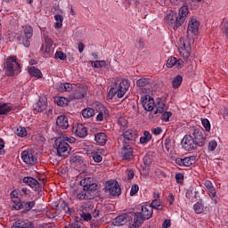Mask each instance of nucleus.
<instances>
[{
  "instance_id": "a211bd4d",
  "label": "nucleus",
  "mask_w": 228,
  "mask_h": 228,
  "mask_svg": "<svg viewBox=\"0 0 228 228\" xmlns=\"http://www.w3.org/2000/svg\"><path fill=\"white\" fill-rule=\"evenodd\" d=\"M23 183L32 188L34 191H40V183L37 179L30 176H25L23 178Z\"/></svg>"
},
{
  "instance_id": "aec40b11",
  "label": "nucleus",
  "mask_w": 228,
  "mask_h": 228,
  "mask_svg": "<svg viewBox=\"0 0 228 228\" xmlns=\"http://www.w3.org/2000/svg\"><path fill=\"white\" fill-rule=\"evenodd\" d=\"M172 67H176V69H183L184 67V61L182 59H177L175 57H170L167 62V68L172 69Z\"/></svg>"
},
{
  "instance_id": "f3484780",
  "label": "nucleus",
  "mask_w": 228,
  "mask_h": 228,
  "mask_svg": "<svg viewBox=\"0 0 228 228\" xmlns=\"http://www.w3.org/2000/svg\"><path fill=\"white\" fill-rule=\"evenodd\" d=\"M200 26V22L196 19H191L189 21V25L187 28L188 35H199V27Z\"/></svg>"
},
{
  "instance_id": "f704fd0d",
  "label": "nucleus",
  "mask_w": 228,
  "mask_h": 228,
  "mask_svg": "<svg viewBox=\"0 0 228 228\" xmlns=\"http://www.w3.org/2000/svg\"><path fill=\"white\" fill-rule=\"evenodd\" d=\"M101 109L102 110L96 116L97 122H102V120H104V117H106V115H109L110 113V111L108 110V109H106V107H104V105H101Z\"/></svg>"
},
{
  "instance_id": "ddd939ff",
  "label": "nucleus",
  "mask_w": 228,
  "mask_h": 228,
  "mask_svg": "<svg viewBox=\"0 0 228 228\" xmlns=\"http://www.w3.org/2000/svg\"><path fill=\"white\" fill-rule=\"evenodd\" d=\"M21 159L24 163H27V165H37V163H38L37 156H35L33 152L28 151H23L21 152Z\"/></svg>"
},
{
  "instance_id": "09e8293b",
  "label": "nucleus",
  "mask_w": 228,
  "mask_h": 228,
  "mask_svg": "<svg viewBox=\"0 0 228 228\" xmlns=\"http://www.w3.org/2000/svg\"><path fill=\"white\" fill-rule=\"evenodd\" d=\"M54 19L56 20L55 27L61 28L63 26V16L61 14H56Z\"/></svg>"
},
{
  "instance_id": "9d476101",
  "label": "nucleus",
  "mask_w": 228,
  "mask_h": 228,
  "mask_svg": "<svg viewBox=\"0 0 228 228\" xmlns=\"http://www.w3.org/2000/svg\"><path fill=\"white\" fill-rule=\"evenodd\" d=\"M71 199L74 200H92V199H94V195L90 194L86 190H85V187H83V190H74L71 192Z\"/></svg>"
},
{
  "instance_id": "774afa93",
  "label": "nucleus",
  "mask_w": 228,
  "mask_h": 228,
  "mask_svg": "<svg viewBox=\"0 0 228 228\" xmlns=\"http://www.w3.org/2000/svg\"><path fill=\"white\" fill-rule=\"evenodd\" d=\"M83 219L86 222H90V220H92V214H90V213H83Z\"/></svg>"
},
{
  "instance_id": "69168bd1",
  "label": "nucleus",
  "mask_w": 228,
  "mask_h": 228,
  "mask_svg": "<svg viewBox=\"0 0 228 228\" xmlns=\"http://www.w3.org/2000/svg\"><path fill=\"white\" fill-rule=\"evenodd\" d=\"M175 163L176 165H178V167H184V160H183V159L176 158V159H175Z\"/></svg>"
},
{
  "instance_id": "052dcab7",
  "label": "nucleus",
  "mask_w": 228,
  "mask_h": 228,
  "mask_svg": "<svg viewBox=\"0 0 228 228\" xmlns=\"http://www.w3.org/2000/svg\"><path fill=\"white\" fill-rule=\"evenodd\" d=\"M216 147H218V143L216 142V141H211L208 143V151H215L216 149Z\"/></svg>"
},
{
  "instance_id": "79ce46f5",
  "label": "nucleus",
  "mask_w": 228,
  "mask_h": 228,
  "mask_svg": "<svg viewBox=\"0 0 228 228\" xmlns=\"http://www.w3.org/2000/svg\"><path fill=\"white\" fill-rule=\"evenodd\" d=\"M91 65L94 67V69H106V67H108L106 61H91Z\"/></svg>"
},
{
  "instance_id": "c9c22d12",
  "label": "nucleus",
  "mask_w": 228,
  "mask_h": 228,
  "mask_svg": "<svg viewBox=\"0 0 228 228\" xmlns=\"http://www.w3.org/2000/svg\"><path fill=\"white\" fill-rule=\"evenodd\" d=\"M83 118H92L95 117V110L93 108H86L82 110Z\"/></svg>"
},
{
  "instance_id": "4be33fe9",
  "label": "nucleus",
  "mask_w": 228,
  "mask_h": 228,
  "mask_svg": "<svg viewBox=\"0 0 228 228\" xmlns=\"http://www.w3.org/2000/svg\"><path fill=\"white\" fill-rule=\"evenodd\" d=\"M203 184L207 188L209 197L215 199L216 197V189L213 185V183L209 180H203Z\"/></svg>"
},
{
  "instance_id": "5701e85b",
  "label": "nucleus",
  "mask_w": 228,
  "mask_h": 228,
  "mask_svg": "<svg viewBox=\"0 0 228 228\" xmlns=\"http://www.w3.org/2000/svg\"><path fill=\"white\" fill-rule=\"evenodd\" d=\"M136 85L141 90H145V94H147V90L151 88V80L149 78H140L136 81Z\"/></svg>"
},
{
  "instance_id": "6e6d98bb",
  "label": "nucleus",
  "mask_w": 228,
  "mask_h": 228,
  "mask_svg": "<svg viewBox=\"0 0 228 228\" xmlns=\"http://www.w3.org/2000/svg\"><path fill=\"white\" fill-rule=\"evenodd\" d=\"M170 117H172V112L171 111H165L162 114L161 120L164 122H170Z\"/></svg>"
},
{
  "instance_id": "58836bf2",
  "label": "nucleus",
  "mask_w": 228,
  "mask_h": 228,
  "mask_svg": "<svg viewBox=\"0 0 228 228\" xmlns=\"http://www.w3.org/2000/svg\"><path fill=\"white\" fill-rule=\"evenodd\" d=\"M151 140H152V134H151V132L144 131L143 136H142L140 138V143H142V145H145V144L149 143V142H151Z\"/></svg>"
},
{
  "instance_id": "864d4df0",
  "label": "nucleus",
  "mask_w": 228,
  "mask_h": 228,
  "mask_svg": "<svg viewBox=\"0 0 228 228\" xmlns=\"http://www.w3.org/2000/svg\"><path fill=\"white\" fill-rule=\"evenodd\" d=\"M92 156L94 163H101V161H102V156H101L99 152L93 151Z\"/></svg>"
},
{
  "instance_id": "3c124183",
  "label": "nucleus",
  "mask_w": 228,
  "mask_h": 228,
  "mask_svg": "<svg viewBox=\"0 0 228 228\" xmlns=\"http://www.w3.org/2000/svg\"><path fill=\"white\" fill-rule=\"evenodd\" d=\"M70 163H83V158L79 155L74 154L70 157Z\"/></svg>"
},
{
  "instance_id": "0e129e2a",
  "label": "nucleus",
  "mask_w": 228,
  "mask_h": 228,
  "mask_svg": "<svg viewBox=\"0 0 228 228\" xmlns=\"http://www.w3.org/2000/svg\"><path fill=\"white\" fill-rule=\"evenodd\" d=\"M151 132H152L156 136H158V135L161 134V133H163V129H162L161 127L158 126V127H156V128H153V129L151 130Z\"/></svg>"
},
{
  "instance_id": "e433bc0d",
  "label": "nucleus",
  "mask_w": 228,
  "mask_h": 228,
  "mask_svg": "<svg viewBox=\"0 0 228 228\" xmlns=\"http://www.w3.org/2000/svg\"><path fill=\"white\" fill-rule=\"evenodd\" d=\"M45 47L43 48L45 52V56H49V53H51V48L53 47V39L49 37H45Z\"/></svg>"
},
{
  "instance_id": "9b49d317",
  "label": "nucleus",
  "mask_w": 228,
  "mask_h": 228,
  "mask_svg": "<svg viewBox=\"0 0 228 228\" xmlns=\"http://www.w3.org/2000/svg\"><path fill=\"white\" fill-rule=\"evenodd\" d=\"M120 158L125 161H131V159L134 158V151H133V147H131L127 142H123Z\"/></svg>"
},
{
  "instance_id": "e2e57ef3",
  "label": "nucleus",
  "mask_w": 228,
  "mask_h": 228,
  "mask_svg": "<svg viewBox=\"0 0 228 228\" xmlns=\"http://www.w3.org/2000/svg\"><path fill=\"white\" fill-rule=\"evenodd\" d=\"M61 138H64L67 143H76V138L74 137H68V136L62 135L61 136Z\"/></svg>"
},
{
  "instance_id": "f257e3e1",
  "label": "nucleus",
  "mask_w": 228,
  "mask_h": 228,
  "mask_svg": "<svg viewBox=\"0 0 228 228\" xmlns=\"http://www.w3.org/2000/svg\"><path fill=\"white\" fill-rule=\"evenodd\" d=\"M188 6H182L179 9L178 15L176 13H171L167 15V20L168 26L173 28L175 31H177L179 28H181L182 24H184V20H186V17L189 13Z\"/></svg>"
},
{
  "instance_id": "412c9836",
  "label": "nucleus",
  "mask_w": 228,
  "mask_h": 228,
  "mask_svg": "<svg viewBox=\"0 0 228 228\" xmlns=\"http://www.w3.org/2000/svg\"><path fill=\"white\" fill-rule=\"evenodd\" d=\"M35 201H20L18 205L12 206V208L16 211L20 209H24L25 211H31V209L35 208Z\"/></svg>"
},
{
  "instance_id": "5fc2aeb1",
  "label": "nucleus",
  "mask_w": 228,
  "mask_h": 228,
  "mask_svg": "<svg viewBox=\"0 0 228 228\" xmlns=\"http://www.w3.org/2000/svg\"><path fill=\"white\" fill-rule=\"evenodd\" d=\"M54 56L56 60H61V61H65V60H67V54L63 52H56Z\"/></svg>"
},
{
  "instance_id": "7ed1b4c3",
  "label": "nucleus",
  "mask_w": 228,
  "mask_h": 228,
  "mask_svg": "<svg viewBox=\"0 0 228 228\" xmlns=\"http://www.w3.org/2000/svg\"><path fill=\"white\" fill-rule=\"evenodd\" d=\"M5 74L7 76H14L20 72V64L17 61L16 56H10L7 58L4 64Z\"/></svg>"
},
{
  "instance_id": "cd10ccee",
  "label": "nucleus",
  "mask_w": 228,
  "mask_h": 228,
  "mask_svg": "<svg viewBox=\"0 0 228 228\" xmlns=\"http://www.w3.org/2000/svg\"><path fill=\"white\" fill-rule=\"evenodd\" d=\"M152 209H157L159 211H162L163 207L161 206V200H159V193H154V200L151 201L150 205Z\"/></svg>"
},
{
  "instance_id": "4d7b16f0",
  "label": "nucleus",
  "mask_w": 228,
  "mask_h": 228,
  "mask_svg": "<svg viewBox=\"0 0 228 228\" xmlns=\"http://www.w3.org/2000/svg\"><path fill=\"white\" fill-rule=\"evenodd\" d=\"M60 206H61L62 211H64V213H69L70 208H69V204L66 201H64V200L61 201Z\"/></svg>"
},
{
  "instance_id": "20e7f679",
  "label": "nucleus",
  "mask_w": 228,
  "mask_h": 228,
  "mask_svg": "<svg viewBox=\"0 0 228 228\" xmlns=\"http://www.w3.org/2000/svg\"><path fill=\"white\" fill-rule=\"evenodd\" d=\"M54 149L57 151V155L61 157L69 156L71 148L70 145L65 142L64 137H58L54 142Z\"/></svg>"
},
{
  "instance_id": "a878e982",
  "label": "nucleus",
  "mask_w": 228,
  "mask_h": 228,
  "mask_svg": "<svg viewBox=\"0 0 228 228\" xmlns=\"http://www.w3.org/2000/svg\"><path fill=\"white\" fill-rule=\"evenodd\" d=\"M75 134L78 136V138H86L88 135V131L86 127L83 124H78L75 130Z\"/></svg>"
},
{
  "instance_id": "2eb2a0df",
  "label": "nucleus",
  "mask_w": 228,
  "mask_h": 228,
  "mask_svg": "<svg viewBox=\"0 0 228 228\" xmlns=\"http://www.w3.org/2000/svg\"><path fill=\"white\" fill-rule=\"evenodd\" d=\"M142 108L145 111H152L155 108L156 102L150 95H145L142 101Z\"/></svg>"
},
{
  "instance_id": "bf43d9fd",
  "label": "nucleus",
  "mask_w": 228,
  "mask_h": 228,
  "mask_svg": "<svg viewBox=\"0 0 228 228\" xmlns=\"http://www.w3.org/2000/svg\"><path fill=\"white\" fill-rule=\"evenodd\" d=\"M175 181L178 184H183V181H184V175L182 173H177L175 175Z\"/></svg>"
},
{
  "instance_id": "49530a36",
  "label": "nucleus",
  "mask_w": 228,
  "mask_h": 228,
  "mask_svg": "<svg viewBox=\"0 0 228 228\" xmlns=\"http://www.w3.org/2000/svg\"><path fill=\"white\" fill-rule=\"evenodd\" d=\"M163 147H165L167 152H170L172 150V139L170 137L165 139Z\"/></svg>"
},
{
  "instance_id": "ea45409f",
  "label": "nucleus",
  "mask_w": 228,
  "mask_h": 228,
  "mask_svg": "<svg viewBox=\"0 0 228 228\" xmlns=\"http://www.w3.org/2000/svg\"><path fill=\"white\" fill-rule=\"evenodd\" d=\"M181 85H183V76L177 75L172 80V86L175 90H176V88H179Z\"/></svg>"
},
{
  "instance_id": "c85d7f7f",
  "label": "nucleus",
  "mask_w": 228,
  "mask_h": 228,
  "mask_svg": "<svg viewBox=\"0 0 228 228\" xmlns=\"http://www.w3.org/2000/svg\"><path fill=\"white\" fill-rule=\"evenodd\" d=\"M155 115H158V113H163L164 111H167V105L163 102V100H161V98H159L155 102Z\"/></svg>"
},
{
  "instance_id": "dca6fc26",
  "label": "nucleus",
  "mask_w": 228,
  "mask_h": 228,
  "mask_svg": "<svg viewBox=\"0 0 228 228\" xmlns=\"http://www.w3.org/2000/svg\"><path fill=\"white\" fill-rule=\"evenodd\" d=\"M129 215H131L132 219L134 216V222L132 224V227L133 228H139L142 226V224H143V222H145V218H143V216L140 213V212H132L129 213Z\"/></svg>"
},
{
  "instance_id": "2f4dec72",
  "label": "nucleus",
  "mask_w": 228,
  "mask_h": 228,
  "mask_svg": "<svg viewBox=\"0 0 228 228\" xmlns=\"http://www.w3.org/2000/svg\"><path fill=\"white\" fill-rule=\"evenodd\" d=\"M124 142H134L136 140V133L134 130H126L123 133Z\"/></svg>"
},
{
  "instance_id": "473e14b6",
  "label": "nucleus",
  "mask_w": 228,
  "mask_h": 228,
  "mask_svg": "<svg viewBox=\"0 0 228 228\" xmlns=\"http://www.w3.org/2000/svg\"><path fill=\"white\" fill-rule=\"evenodd\" d=\"M14 134H17L20 138H26L28 136V130L24 126L14 127Z\"/></svg>"
},
{
  "instance_id": "c03bdc74",
  "label": "nucleus",
  "mask_w": 228,
  "mask_h": 228,
  "mask_svg": "<svg viewBox=\"0 0 228 228\" xmlns=\"http://www.w3.org/2000/svg\"><path fill=\"white\" fill-rule=\"evenodd\" d=\"M193 209L197 215L204 213V204L201 201H198L193 205Z\"/></svg>"
},
{
  "instance_id": "6e6552de",
  "label": "nucleus",
  "mask_w": 228,
  "mask_h": 228,
  "mask_svg": "<svg viewBox=\"0 0 228 228\" xmlns=\"http://www.w3.org/2000/svg\"><path fill=\"white\" fill-rule=\"evenodd\" d=\"M182 147L187 152H191V151L197 150L198 144L195 142L193 136L191 134H186L182 140Z\"/></svg>"
},
{
  "instance_id": "7c9ffc66",
  "label": "nucleus",
  "mask_w": 228,
  "mask_h": 228,
  "mask_svg": "<svg viewBox=\"0 0 228 228\" xmlns=\"http://www.w3.org/2000/svg\"><path fill=\"white\" fill-rule=\"evenodd\" d=\"M20 189H15L12 191H11V199L13 202V206H19V203L22 200H20Z\"/></svg>"
},
{
  "instance_id": "393cba45",
  "label": "nucleus",
  "mask_w": 228,
  "mask_h": 228,
  "mask_svg": "<svg viewBox=\"0 0 228 228\" xmlns=\"http://www.w3.org/2000/svg\"><path fill=\"white\" fill-rule=\"evenodd\" d=\"M86 90H88V87H86V86H77L74 93V99H83V97L86 95Z\"/></svg>"
},
{
  "instance_id": "0eeeda50",
  "label": "nucleus",
  "mask_w": 228,
  "mask_h": 228,
  "mask_svg": "<svg viewBox=\"0 0 228 228\" xmlns=\"http://www.w3.org/2000/svg\"><path fill=\"white\" fill-rule=\"evenodd\" d=\"M105 191L108 193L110 199H113V197H118V195L122 193L120 185H118V183L115 180H110L107 182Z\"/></svg>"
},
{
  "instance_id": "c756f323",
  "label": "nucleus",
  "mask_w": 228,
  "mask_h": 228,
  "mask_svg": "<svg viewBox=\"0 0 228 228\" xmlns=\"http://www.w3.org/2000/svg\"><path fill=\"white\" fill-rule=\"evenodd\" d=\"M11 111H13V106L10 103H0V117L3 115H8Z\"/></svg>"
},
{
  "instance_id": "f8f14e48",
  "label": "nucleus",
  "mask_w": 228,
  "mask_h": 228,
  "mask_svg": "<svg viewBox=\"0 0 228 228\" xmlns=\"http://www.w3.org/2000/svg\"><path fill=\"white\" fill-rule=\"evenodd\" d=\"M180 55L183 60H188L190 56H191V45H190L189 40H184L180 48H178Z\"/></svg>"
},
{
  "instance_id": "bb28decb",
  "label": "nucleus",
  "mask_w": 228,
  "mask_h": 228,
  "mask_svg": "<svg viewBox=\"0 0 228 228\" xmlns=\"http://www.w3.org/2000/svg\"><path fill=\"white\" fill-rule=\"evenodd\" d=\"M94 140L98 145H106V142H108V135L104 132H100L95 134Z\"/></svg>"
},
{
  "instance_id": "a19ab883",
  "label": "nucleus",
  "mask_w": 228,
  "mask_h": 228,
  "mask_svg": "<svg viewBox=\"0 0 228 228\" xmlns=\"http://www.w3.org/2000/svg\"><path fill=\"white\" fill-rule=\"evenodd\" d=\"M197 157L191 156L183 158V167H191V165H195L197 162Z\"/></svg>"
},
{
  "instance_id": "8fccbe9b",
  "label": "nucleus",
  "mask_w": 228,
  "mask_h": 228,
  "mask_svg": "<svg viewBox=\"0 0 228 228\" xmlns=\"http://www.w3.org/2000/svg\"><path fill=\"white\" fill-rule=\"evenodd\" d=\"M55 102L57 104V106H67L68 104V101L67 98L65 97H59L55 99Z\"/></svg>"
},
{
  "instance_id": "1a4fd4ad",
  "label": "nucleus",
  "mask_w": 228,
  "mask_h": 228,
  "mask_svg": "<svg viewBox=\"0 0 228 228\" xmlns=\"http://www.w3.org/2000/svg\"><path fill=\"white\" fill-rule=\"evenodd\" d=\"M192 138L198 147H204L206 145V135L204 130L199 127L192 128Z\"/></svg>"
},
{
  "instance_id": "4468645a",
  "label": "nucleus",
  "mask_w": 228,
  "mask_h": 228,
  "mask_svg": "<svg viewBox=\"0 0 228 228\" xmlns=\"http://www.w3.org/2000/svg\"><path fill=\"white\" fill-rule=\"evenodd\" d=\"M133 220V217L131 216V214H122L120 216H118L112 222L113 225H116L117 227H120V225H126L127 222H131Z\"/></svg>"
},
{
  "instance_id": "680f3d73",
  "label": "nucleus",
  "mask_w": 228,
  "mask_h": 228,
  "mask_svg": "<svg viewBox=\"0 0 228 228\" xmlns=\"http://www.w3.org/2000/svg\"><path fill=\"white\" fill-rule=\"evenodd\" d=\"M6 153L4 151V140L3 138H0V156H3Z\"/></svg>"
},
{
  "instance_id": "423d86ee",
  "label": "nucleus",
  "mask_w": 228,
  "mask_h": 228,
  "mask_svg": "<svg viewBox=\"0 0 228 228\" xmlns=\"http://www.w3.org/2000/svg\"><path fill=\"white\" fill-rule=\"evenodd\" d=\"M47 110L48 112H45L47 115L53 114V109L47 106V98L45 97H40L38 102L33 104L34 113H42Z\"/></svg>"
},
{
  "instance_id": "6ab92c4d",
  "label": "nucleus",
  "mask_w": 228,
  "mask_h": 228,
  "mask_svg": "<svg viewBox=\"0 0 228 228\" xmlns=\"http://www.w3.org/2000/svg\"><path fill=\"white\" fill-rule=\"evenodd\" d=\"M139 208H141V214L142 215V217L144 220H151L152 218V215L154 214V210L152 209V207L150 205H139Z\"/></svg>"
},
{
  "instance_id": "338daca9",
  "label": "nucleus",
  "mask_w": 228,
  "mask_h": 228,
  "mask_svg": "<svg viewBox=\"0 0 228 228\" xmlns=\"http://www.w3.org/2000/svg\"><path fill=\"white\" fill-rule=\"evenodd\" d=\"M56 88L59 92H65V83H58Z\"/></svg>"
},
{
  "instance_id": "4c0bfd02",
  "label": "nucleus",
  "mask_w": 228,
  "mask_h": 228,
  "mask_svg": "<svg viewBox=\"0 0 228 228\" xmlns=\"http://www.w3.org/2000/svg\"><path fill=\"white\" fill-rule=\"evenodd\" d=\"M84 190H86L89 195H93V199H94L95 193H97V183H93L90 185L84 187Z\"/></svg>"
},
{
  "instance_id": "a18cd8bd",
  "label": "nucleus",
  "mask_w": 228,
  "mask_h": 228,
  "mask_svg": "<svg viewBox=\"0 0 228 228\" xmlns=\"http://www.w3.org/2000/svg\"><path fill=\"white\" fill-rule=\"evenodd\" d=\"M93 183H94V178L92 177H86L80 181V185L83 186V188H86L87 186H90V184H93Z\"/></svg>"
},
{
  "instance_id": "39448f33",
  "label": "nucleus",
  "mask_w": 228,
  "mask_h": 228,
  "mask_svg": "<svg viewBox=\"0 0 228 228\" xmlns=\"http://www.w3.org/2000/svg\"><path fill=\"white\" fill-rule=\"evenodd\" d=\"M32 37L33 27L30 25H24L20 33L17 36V38L20 40V42H22L24 47H29V45H31L29 39Z\"/></svg>"
},
{
  "instance_id": "de8ad7c7",
  "label": "nucleus",
  "mask_w": 228,
  "mask_h": 228,
  "mask_svg": "<svg viewBox=\"0 0 228 228\" xmlns=\"http://www.w3.org/2000/svg\"><path fill=\"white\" fill-rule=\"evenodd\" d=\"M201 124L205 131H207V133H209V131H211V123L209 122V119L208 118L201 119Z\"/></svg>"
},
{
  "instance_id": "603ef678",
  "label": "nucleus",
  "mask_w": 228,
  "mask_h": 228,
  "mask_svg": "<svg viewBox=\"0 0 228 228\" xmlns=\"http://www.w3.org/2000/svg\"><path fill=\"white\" fill-rule=\"evenodd\" d=\"M221 31L224 35L228 39V21H224L222 23V28Z\"/></svg>"
},
{
  "instance_id": "f03ea898",
  "label": "nucleus",
  "mask_w": 228,
  "mask_h": 228,
  "mask_svg": "<svg viewBox=\"0 0 228 228\" xmlns=\"http://www.w3.org/2000/svg\"><path fill=\"white\" fill-rule=\"evenodd\" d=\"M129 86H131L129 80L122 79L119 84L114 85L110 89L109 99H113L115 95H117L118 99H122V97H124L127 93V90H129Z\"/></svg>"
},
{
  "instance_id": "72a5a7b5",
  "label": "nucleus",
  "mask_w": 228,
  "mask_h": 228,
  "mask_svg": "<svg viewBox=\"0 0 228 228\" xmlns=\"http://www.w3.org/2000/svg\"><path fill=\"white\" fill-rule=\"evenodd\" d=\"M12 228H33V224L20 220L15 222Z\"/></svg>"
},
{
  "instance_id": "b1692460",
  "label": "nucleus",
  "mask_w": 228,
  "mask_h": 228,
  "mask_svg": "<svg viewBox=\"0 0 228 228\" xmlns=\"http://www.w3.org/2000/svg\"><path fill=\"white\" fill-rule=\"evenodd\" d=\"M56 124L61 129H69V118L65 115L59 116Z\"/></svg>"
},
{
  "instance_id": "37998d69",
  "label": "nucleus",
  "mask_w": 228,
  "mask_h": 228,
  "mask_svg": "<svg viewBox=\"0 0 228 228\" xmlns=\"http://www.w3.org/2000/svg\"><path fill=\"white\" fill-rule=\"evenodd\" d=\"M28 74L33 77H38V78L42 77V71H40V69L35 67H31L30 69H28Z\"/></svg>"
},
{
  "instance_id": "13d9d810",
  "label": "nucleus",
  "mask_w": 228,
  "mask_h": 228,
  "mask_svg": "<svg viewBox=\"0 0 228 228\" xmlns=\"http://www.w3.org/2000/svg\"><path fill=\"white\" fill-rule=\"evenodd\" d=\"M139 190H140V187L138 186V184H134L130 190V196L134 197V195L138 193Z\"/></svg>"
}]
</instances>
